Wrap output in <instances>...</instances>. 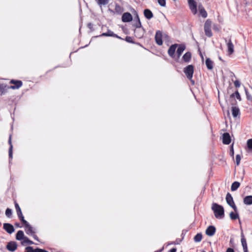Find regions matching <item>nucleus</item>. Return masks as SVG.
Segmentation results:
<instances>
[{
	"instance_id": "nucleus-1",
	"label": "nucleus",
	"mask_w": 252,
	"mask_h": 252,
	"mask_svg": "<svg viewBox=\"0 0 252 252\" xmlns=\"http://www.w3.org/2000/svg\"><path fill=\"white\" fill-rule=\"evenodd\" d=\"M215 216L217 219H222L224 217V209L222 206L217 203H213L212 206Z\"/></svg>"
},
{
	"instance_id": "nucleus-2",
	"label": "nucleus",
	"mask_w": 252,
	"mask_h": 252,
	"mask_svg": "<svg viewBox=\"0 0 252 252\" xmlns=\"http://www.w3.org/2000/svg\"><path fill=\"white\" fill-rule=\"evenodd\" d=\"M184 71L187 76V78L191 80L193 84L194 82L191 80L194 71L193 66L192 65H189L184 69Z\"/></svg>"
},
{
	"instance_id": "nucleus-3",
	"label": "nucleus",
	"mask_w": 252,
	"mask_h": 252,
	"mask_svg": "<svg viewBox=\"0 0 252 252\" xmlns=\"http://www.w3.org/2000/svg\"><path fill=\"white\" fill-rule=\"evenodd\" d=\"M211 21L209 19L207 20L204 24V31L206 35L208 37H211L212 36V32L211 29Z\"/></svg>"
},
{
	"instance_id": "nucleus-4",
	"label": "nucleus",
	"mask_w": 252,
	"mask_h": 252,
	"mask_svg": "<svg viewBox=\"0 0 252 252\" xmlns=\"http://www.w3.org/2000/svg\"><path fill=\"white\" fill-rule=\"evenodd\" d=\"M226 200L227 204L230 206L234 211H236V206L234 204L233 199L231 194L228 193L226 196Z\"/></svg>"
},
{
	"instance_id": "nucleus-5",
	"label": "nucleus",
	"mask_w": 252,
	"mask_h": 252,
	"mask_svg": "<svg viewBox=\"0 0 252 252\" xmlns=\"http://www.w3.org/2000/svg\"><path fill=\"white\" fill-rule=\"evenodd\" d=\"M10 83L15 85L14 86H11L8 87V88H10L11 89H19L22 85V82L21 81L11 80Z\"/></svg>"
},
{
	"instance_id": "nucleus-6",
	"label": "nucleus",
	"mask_w": 252,
	"mask_h": 252,
	"mask_svg": "<svg viewBox=\"0 0 252 252\" xmlns=\"http://www.w3.org/2000/svg\"><path fill=\"white\" fill-rule=\"evenodd\" d=\"M188 2L189 8L192 13L195 14L197 12L196 2L194 0H189Z\"/></svg>"
},
{
	"instance_id": "nucleus-7",
	"label": "nucleus",
	"mask_w": 252,
	"mask_h": 252,
	"mask_svg": "<svg viewBox=\"0 0 252 252\" xmlns=\"http://www.w3.org/2000/svg\"><path fill=\"white\" fill-rule=\"evenodd\" d=\"M122 20L124 22H130L132 20V15L128 12L124 13L122 15Z\"/></svg>"
},
{
	"instance_id": "nucleus-8",
	"label": "nucleus",
	"mask_w": 252,
	"mask_h": 252,
	"mask_svg": "<svg viewBox=\"0 0 252 252\" xmlns=\"http://www.w3.org/2000/svg\"><path fill=\"white\" fill-rule=\"evenodd\" d=\"M155 40L156 43L159 45H161L162 44V33L160 31H158L156 32L155 35Z\"/></svg>"
},
{
	"instance_id": "nucleus-9",
	"label": "nucleus",
	"mask_w": 252,
	"mask_h": 252,
	"mask_svg": "<svg viewBox=\"0 0 252 252\" xmlns=\"http://www.w3.org/2000/svg\"><path fill=\"white\" fill-rule=\"evenodd\" d=\"M3 229L9 234H11L14 231V229L13 225L9 223H4Z\"/></svg>"
},
{
	"instance_id": "nucleus-10",
	"label": "nucleus",
	"mask_w": 252,
	"mask_h": 252,
	"mask_svg": "<svg viewBox=\"0 0 252 252\" xmlns=\"http://www.w3.org/2000/svg\"><path fill=\"white\" fill-rule=\"evenodd\" d=\"M216 232V228L214 226H209L206 230V234L209 236H212Z\"/></svg>"
},
{
	"instance_id": "nucleus-11",
	"label": "nucleus",
	"mask_w": 252,
	"mask_h": 252,
	"mask_svg": "<svg viewBox=\"0 0 252 252\" xmlns=\"http://www.w3.org/2000/svg\"><path fill=\"white\" fill-rule=\"evenodd\" d=\"M178 44H175L170 47V48H169V49L168 50V53L170 57H173L175 50H176L177 47H178Z\"/></svg>"
},
{
	"instance_id": "nucleus-12",
	"label": "nucleus",
	"mask_w": 252,
	"mask_h": 252,
	"mask_svg": "<svg viewBox=\"0 0 252 252\" xmlns=\"http://www.w3.org/2000/svg\"><path fill=\"white\" fill-rule=\"evenodd\" d=\"M25 231L28 235H32L34 233L33 228L29 224V223L25 225Z\"/></svg>"
},
{
	"instance_id": "nucleus-13",
	"label": "nucleus",
	"mask_w": 252,
	"mask_h": 252,
	"mask_svg": "<svg viewBox=\"0 0 252 252\" xmlns=\"http://www.w3.org/2000/svg\"><path fill=\"white\" fill-rule=\"evenodd\" d=\"M222 142L224 144H229L231 142L229 134L228 133H224L222 136Z\"/></svg>"
},
{
	"instance_id": "nucleus-14",
	"label": "nucleus",
	"mask_w": 252,
	"mask_h": 252,
	"mask_svg": "<svg viewBox=\"0 0 252 252\" xmlns=\"http://www.w3.org/2000/svg\"><path fill=\"white\" fill-rule=\"evenodd\" d=\"M7 249L11 252H14L17 249V244L15 242H10L7 245Z\"/></svg>"
},
{
	"instance_id": "nucleus-15",
	"label": "nucleus",
	"mask_w": 252,
	"mask_h": 252,
	"mask_svg": "<svg viewBox=\"0 0 252 252\" xmlns=\"http://www.w3.org/2000/svg\"><path fill=\"white\" fill-rule=\"evenodd\" d=\"M232 114L234 118H236L240 114V110L238 107L236 106H233L231 108Z\"/></svg>"
},
{
	"instance_id": "nucleus-16",
	"label": "nucleus",
	"mask_w": 252,
	"mask_h": 252,
	"mask_svg": "<svg viewBox=\"0 0 252 252\" xmlns=\"http://www.w3.org/2000/svg\"><path fill=\"white\" fill-rule=\"evenodd\" d=\"M178 48L177 50V53L178 54V57H180L184 51L185 50L186 47L184 45L181 44L178 45Z\"/></svg>"
},
{
	"instance_id": "nucleus-17",
	"label": "nucleus",
	"mask_w": 252,
	"mask_h": 252,
	"mask_svg": "<svg viewBox=\"0 0 252 252\" xmlns=\"http://www.w3.org/2000/svg\"><path fill=\"white\" fill-rule=\"evenodd\" d=\"M144 14L145 17L148 19H151L153 17V14L152 11L148 9L144 11Z\"/></svg>"
},
{
	"instance_id": "nucleus-18",
	"label": "nucleus",
	"mask_w": 252,
	"mask_h": 252,
	"mask_svg": "<svg viewBox=\"0 0 252 252\" xmlns=\"http://www.w3.org/2000/svg\"><path fill=\"white\" fill-rule=\"evenodd\" d=\"M198 10L200 14L203 18H206L207 16V13L201 5L198 6Z\"/></svg>"
},
{
	"instance_id": "nucleus-19",
	"label": "nucleus",
	"mask_w": 252,
	"mask_h": 252,
	"mask_svg": "<svg viewBox=\"0 0 252 252\" xmlns=\"http://www.w3.org/2000/svg\"><path fill=\"white\" fill-rule=\"evenodd\" d=\"M244 203L246 205L252 204V196H247L244 198Z\"/></svg>"
},
{
	"instance_id": "nucleus-20",
	"label": "nucleus",
	"mask_w": 252,
	"mask_h": 252,
	"mask_svg": "<svg viewBox=\"0 0 252 252\" xmlns=\"http://www.w3.org/2000/svg\"><path fill=\"white\" fill-rule=\"evenodd\" d=\"M227 49L230 55L232 54L234 52V46L230 40L227 43Z\"/></svg>"
},
{
	"instance_id": "nucleus-21",
	"label": "nucleus",
	"mask_w": 252,
	"mask_h": 252,
	"mask_svg": "<svg viewBox=\"0 0 252 252\" xmlns=\"http://www.w3.org/2000/svg\"><path fill=\"white\" fill-rule=\"evenodd\" d=\"M24 233L23 231L19 230L16 234V238L18 240H22L24 238Z\"/></svg>"
},
{
	"instance_id": "nucleus-22",
	"label": "nucleus",
	"mask_w": 252,
	"mask_h": 252,
	"mask_svg": "<svg viewBox=\"0 0 252 252\" xmlns=\"http://www.w3.org/2000/svg\"><path fill=\"white\" fill-rule=\"evenodd\" d=\"M191 53L190 52H187L183 57V59L185 62H189L191 59Z\"/></svg>"
},
{
	"instance_id": "nucleus-23",
	"label": "nucleus",
	"mask_w": 252,
	"mask_h": 252,
	"mask_svg": "<svg viewBox=\"0 0 252 252\" xmlns=\"http://www.w3.org/2000/svg\"><path fill=\"white\" fill-rule=\"evenodd\" d=\"M134 32H135V35L137 37L140 38L143 35L144 30H143V29H136L135 30Z\"/></svg>"
},
{
	"instance_id": "nucleus-24",
	"label": "nucleus",
	"mask_w": 252,
	"mask_h": 252,
	"mask_svg": "<svg viewBox=\"0 0 252 252\" xmlns=\"http://www.w3.org/2000/svg\"><path fill=\"white\" fill-rule=\"evenodd\" d=\"M240 184L238 182H234L232 183L231 189L232 191H235L240 187Z\"/></svg>"
},
{
	"instance_id": "nucleus-25",
	"label": "nucleus",
	"mask_w": 252,
	"mask_h": 252,
	"mask_svg": "<svg viewBox=\"0 0 252 252\" xmlns=\"http://www.w3.org/2000/svg\"><path fill=\"white\" fill-rule=\"evenodd\" d=\"M230 217L232 220H236L239 218V215L237 213V209L234 211V212H232L230 213Z\"/></svg>"
},
{
	"instance_id": "nucleus-26",
	"label": "nucleus",
	"mask_w": 252,
	"mask_h": 252,
	"mask_svg": "<svg viewBox=\"0 0 252 252\" xmlns=\"http://www.w3.org/2000/svg\"><path fill=\"white\" fill-rule=\"evenodd\" d=\"M206 65L209 69H212L213 68V63L209 59L206 60Z\"/></svg>"
},
{
	"instance_id": "nucleus-27",
	"label": "nucleus",
	"mask_w": 252,
	"mask_h": 252,
	"mask_svg": "<svg viewBox=\"0 0 252 252\" xmlns=\"http://www.w3.org/2000/svg\"><path fill=\"white\" fill-rule=\"evenodd\" d=\"M101 36H113V37H117L118 36L113 33L112 31L108 30L107 33H103Z\"/></svg>"
},
{
	"instance_id": "nucleus-28",
	"label": "nucleus",
	"mask_w": 252,
	"mask_h": 252,
	"mask_svg": "<svg viewBox=\"0 0 252 252\" xmlns=\"http://www.w3.org/2000/svg\"><path fill=\"white\" fill-rule=\"evenodd\" d=\"M9 143L10 144V148H9V156L10 158H12V148L13 147H12V143H11V135L9 137Z\"/></svg>"
},
{
	"instance_id": "nucleus-29",
	"label": "nucleus",
	"mask_w": 252,
	"mask_h": 252,
	"mask_svg": "<svg viewBox=\"0 0 252 252\" xmlns=\"http://www.w3.org/2000/svg\"><path fill=\"white\" fill-rule=\"evenodd\" d=\"M8 87H9L4 84L0 85V93H1V94H3L7 89H9V88H8Z\"/></svg>"
},
{
	"instance_id": "nucleus-30",
	"label": "nucleus",
	"mask_w": 252,
	"mask_h": 252,
	"mask_svg": "<svg viewBox=\"0 0 252 252\" xmlns=\"http://www.w3.org/2000/svg\"><path fill=\"white\" fill-rule=\"evenodd\" d=\"M202 235L200 233L197 234L194 237V240L196 242H199L201 241Z\"/></svg>"
},
{
	"instance_id": "nucleus-31",
	"label": "nucleus",
	"mask_w": 252,
	"mask_h": 252,
	"mask_svg": "<svg viewBox=\"0 0 252 252\" xmlns=\"http://www.w3.org/2000/svg\"><path fill=\"white\" fill-rule=\"evenodd\" d=\"M97 3L100 5H104L108 3V0H95Z\"/></svg>"
},
{
	"instance_id": "nucleus-32",
	"label": "nucleus",
	"mask_w": 252,
	"mask_h": 252,
	"mask_svg": "<svg viewBox=\"0 0 252 252\" xmlns=\"http://www.w3.org/2000/svg\"><path fill=\"white\" fill-rule=\"evenodd\" d=\"M247 144L249 151L252 152V139H249Z\"/></svg>"
},
{
	"instance_id": "nucleus-33",
	"label": "nucleus",
	"mask_w": 252,
	"mask_h": 252,
	"mask_svg": "<svg viewBox=\"0 0 252 252\" xmlns=\"http://www.w3.org/2000/svg\"><path fill=\"white\" fill-rule=\"evenodd\" d=\"M115 11L118 13H121L123 11L122 8L118 4L115 5Z\"/></svg>"
},
{
	"instance_id": "nucleus-34",
	"label": "nucleus",
	"mask_w": 252,
	"mask_h": 252,
	"mask_svg": "<svg viewBox=\"0 0 252 252\" xmlns=\"http://www.w3.org/2000/svg\"><path fill=\"white\" fill-rule=\"evenodd\" d=\"M22 240H23V242H22L23 244L25 243L29 244H33V242L32 241H30L27 237H25Z\"/></svg>"
},
{
	"instance_id": "nucleus-35",
	"label": "nucleus",
	"mask_w": 252,
	"mask_h": 252,
	"mask_svg": "<svg viewBox=\"0 0 252 252\" xmlns=\"http://www.w3.org/2000/svg\"><path fill=\"white\" fill-rule=\"evenodd\" d=\"M231 97H234L236 96V97L239 99V100H241V96L240 95L238 91L235 92L234 94H231Z\"/></svg>"
},
{
	"instance_id": "nucleus-36",
	"label": "nucleus",
	"mask_w": 252,
	"mask_h": 252,
	"mask_svg": "<svg viewBox=\"0 0 252 252\" xmlns=\"http://www.w3.org/2000/svg\"><path fill=\"white\" fill-rule=\"evenodd\" d=\"M15 205V208L16 209V211H17L18 216L19 215H21L22 214V213L21 209H20L19 206L18 205V204L16 203Z\"/></svg>"
},
{
	"instance_id": "nucleus-37",
	"label": "nucleus",
	"mask_w": 252,
	"mask_h": 252,
	"mask_svg": "<svg viewBox=\"0 0 252 252\" xmlns=\"http://www.w3.org/2000/svg\"><path fill=\"white\" fill-rule=\"evenodd\" d=\"M18 217L19 218V219H20V220L22 221V222L23 223V224L24 225L26 224L27 223H28V222L24 219V216H23V214H22L21 215H18Z\"/></svg>"
},
{
	"instance_id": "nucleus-38",
	"label": "nucleus",
	"mask_w": 252,
	"mask_h": 252,
	"mask_svg": "<svg viewBox=\"0 0 252 252\" xmlns=\"http://www.w3.org/2000/svg\"><path fill=\"white\" fill-rule=\"evenodd\" d=\"M241 243L243 248H247L246 240L245 238L241 239Z\"/></svg>"
},
{
	"instance_id": "nucleus-39",
	"label": "nucleus",
	"mask_w": 252,
	"mask_h": 252,
	"mask_svg": "<svg viewBox=\"0 0 252 252\" xmlns=\"http://www.w3.org/2000/svg\"><path fill=\"white\" fill-rule=\"evenodd\" d=\"M5 215L7 217H10L12 215V211L11 209L7 208L5 211Z\"/></svg>"
},
{
	"instance_id": "nucleus-40",
	"label": "nucleus",
	"mask_w": 252,
	"mask_h": 252,
	"mask_svg": "<svg viewBox=\"0 0 252 252\" xmlns=\"http://www.w3.org/2000/svg\"><path fill=\"white\" fill-rule=\"evenodd\" d=\"M158 4L161 6H165L166 5L165 0H158Z\"/></svg>"
},
{
	"instance_id": "nucleus-41",
	"label": "nucleus",
	"mask_w": 252,
	"mask_h": 252,
	"mask_svg": "<svg viewBox=\"0 0 252 252\" xmlns=\"http://www.w3.org/2000/svg\"><path fill=\"white\" fill-rule=\"evenodd\" d=\"M241 160V157L239 155H237L236 156V162L237 165H239Z\"/></svg>"
},
{
	"instance_id": "nucleus-42",
	"label": "nucleus",
	"mask_w": 252,
	"mask_h": 252,
	"mask_svg": "<svg viewBox=\"0 0 252 252\" xmlns=\"http://www.w3.org/2000/svg\"><path fill=\"white\" fill-rule=\"evenodd\" d=\"M26 251L25 252H34V249H33L32 247H28L26 249Z\"/></svg>"
},
{
	"instance_id": "nucleus-43",
	"label": "nucleus",
	"mask_w": 252,
	"mask_h": 252,
	"mask_svg": "<svg viewBox=\"0 0 252 252\" xmlns=\"http://www.w3.org/2000/svg\"><path fill=\"white\" fill-rule=\"evenodd\" d=\"M213 28L214 30L217 31V32H219L220 30V27L218 25H214Z\"/></svg>"
},
{
	"instance_id": "nucleus-44",
	"label": "nucleus",
	"mask_w": 252,
	"mask_h": 252,
	"mask_svg": "<svg viewBox=\"0 0 252 252\" xmlns=\"http://www.w3.org/2000/svg\"><path fill=\"white\" fill-rule=\"evenodd\" d=\"M34 252H48L47 251L40 249H34Z\"/></svg>"
},
{
	"instance_id": "nucleus-45",
	"label": "nucleus",
	"mask_w": 252,
	"mask_h": 252,
	"mask_svg": "<svg viewBox=\"0 0 252 252\" xmlns=\"http://www.w3.org/2000/svg\"><path fill=\"white\" fill-rule=\"evenodd\" d=\"M137 19H138V22L137 24L136 25V27L137 28H140L141 27V22L140 21V19H139V18L138 16H137Z\"/></svg>"
},
{
	"instance_id": "nucleus-46",
	"label": "nucleus",
	"mask_w": 252,
	"mask_h": 252,
	"mask_svg": "<svg viewBox=\"0 0 252 252\" xmlns=\"http://www.w3.org/2000/svg\"><path fill=\"white\" fill-rule=\"evenodd\" d=\"M234 84L236 87H239L240 86V83L238 81H235Z\"/></svg>"
},
{
	"instance_id": "nucleus-47",
	"label": "nucleus",
	"mask_w": 252,
	"mask_h": 252,
	"mask_svg": "<svg viewBox=\"0 0 252 252\" xmlns=\"http://www.w3.org/2000/svg\"><path fill=\"white\" fill-rule=\"evenodd\" d=\"M226 252H234V251L232 248H228Z\"/></svg>"
},
{
	"instance_id": "nucleus-48",
	"label": "nucleus",
	"mask_w": 252,
	"mask_h": 252,
	"mask_svg": "<svg viewBox=\"0 0 252 252\" xmlns=\"http://www.w3.org/2000/svg\"><path fill=\"white\" fill-rule=\"evenodd\" d=\"M245 92H246V94H247V95L248 99H251V97H250V95H249L248 94V92H247V90L246 89H245Z\"/></svg>"
},
{
	"instance_id": "nucleus-49",
	"label": "nucleus",
	"mask_w": 252,
	"mask_h": 252,
	"mask_svg": "<svg viewBox=\"0 0 252 252\" xmlns=\"http://www.w3.org/2000/svg\"><path fill=\"white\" fill-rule=\"evenodd\" d=\"M176 252V249L175 248H173L170 250L169 252Z\"/></svg>"
},
{
	"instance_id": "nucleus-50",
	"label": "nucleus",
	"mask_w": 252,
	"mask_h": 252,
	"mask_svg": "<svg viewBox=\"0 0 252 252\" xmlns=\"http://www.w3.org/2000/svg\"><path fill=\"white\" fill-rule=\"evenodd\" d=\"M241 239L245 238L243 231H242V232H241Z\"/></svg>"
},
{
	"instance_id": "nucleus-51",
	"label": "nucleus",
	"mask_w": 252,
	"mask_h": 252,
	"mask_svg": "<svg viewBox=\"0 0 252 252\" xmlns=\"http://www.w3.org/2000/svg\"><path fill=\"white\" fill-rule=\"evenodd\" d=\"M244 252H248V248H243Z\"/></svg>"
},
{
	"instance_id": "nucleus-52",
	"label": "nucleus",
	"mask_w": 252,
	"mask_h": 252,
	"mask_svg": "<svg viewBox=\"0 0 252 252\" xmlns=\"http://www.w3.org/2000/svg\"><path fill=\"white\" fill-rule=\"evenodd\" d=\"M233 155H234V151H233V149H232V150H231V155L232 156H233Z\"/></svg>"
},
{
	"instance_id": "nucleus-53",
	"label": "nucleus",
	"mask_w": 252,
	"mask_h": 252,
	"mask_svg": "<svg viewBox=\"0 0 252 252\" xmlns=\"http://www.w3.org/2000/svg\"><path fill=\"white\" fill-rule=\"evenodd\" d=\"M228 114L229 115V112L228 111Z\"/></svg>"
}]
</instances>
